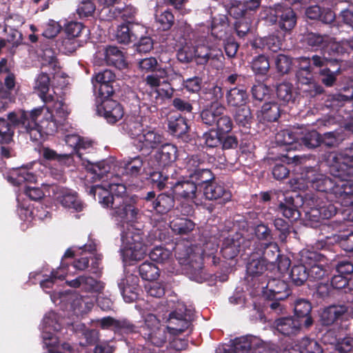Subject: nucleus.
Wrapping results in <instances>:
<instances>
[{
    "instance_id": "5701e85b",
    "label": "nucleus",
    "mask_w": 353,
    "mask_h": 353,
    "mask_svg": "<svg viewBox=\"0 0 353 353\" xmlns=\"http://www.w3.org/2000/svg\"><path fill=\"white\" fill-rule=\"evenodd\" d=\"M39 163H31L30 165L21 166L14 168L7 176L8 181L13 185H21L23 183H35L37 181L38 174L33 172V167H38Z\"/></svg>"
},
{
    "instance_id": "aec40b11",
    "label": "nucleus",
    "mask_w": 353,
    "mask_h": 353,
    "mask_svg": "<svg viewBox=\"0 0 353 353\" xmlns=\"http://www.w3.org/2000/svg\"><path fill=\"white\" fill-rule=\"evenodd\" d=\"M50 189L53 192L56 200L65 208L73 212H81L83 210V204L74 191L54 185L50 186Z\"/></svg>"
},
{
    "instance_id": "a18cd8bd",
    "label": "nucleus",
    "mask_w": 353,
    "mask_h": 353,
    "mask_svg": "<svg viewBox=\"0 0 353 353\" xmlns=\"http://www.w3.org/2000/svg\"><path fill=\"white\" fill-rule=\"evenodd\" d=\"M149 256L151 260L165 265L169 271L171 270L172 256L169 250L157 246L150 251Z\"/></svg>"
},
{
    "instance_id": "39448f33",
    "label": "nucleus",
    "mask_w": 353,
    "mask_h": 353,
    "mask_svg": "<svg viewBox=\"0 0 353 353\" xmlns=\"http://www.w3.org/2000/svg\"><path fill=\"white\" fill-rule=\"evenodd\" d=\"M175 255L179 263L186 266L191 279L198 283L203 282L205 277L202 272L203 251L200 247L192 246L189 242L177 243Z\"/></svg>"
},
{
    "instance_id": "c9c22d12",
    "label": "nucleus",
    "mask_w": 353,
    "mask_h": 353,
    "mask_svg": "<svg viewBox=\"0 0 353 353\" xmlns=\"http://www.w3.org/2000/svg\"><path fill=\"white\" fill-rule=\"evenodd\" d=\"M225 108L219 102H212L210 107L201 113L203 122L210 126H214L219 117L225 112Z\"/></svg>"
},
{
    "instance_id": "bb28decb",
    "label": "nucleus",
    "mask_w": 353,
    "mask_h": 353,
    "mask_svg": "<svg viewBox=\"0 0 353 353\" xmlns=\"http://www.w3.org/2000/svg\"><path fill=\"white\" fill-rule=\"evenodd\" d=\"M163 142V137L157 131L152 128H147L143 131L134 144L141 150H150L157 148Z\"/></svg>"
},
{
    "instance_id": "4468645a",
    "label": "nucleus",
    "mask_w": 353,
    "mask_h": 353,
    "mask_svg": "<svg viewBox=\"0 0 353 353\" xmlns=\"http://www.w3.org/2000/svg\"><path fill=\"white\" fill-rule=\"evenodd\" d=\"M209 38L200 39L195 42L194 49L197 63L205 64L210 59L221 61L223 59L219 45L216 42H211Z\"/></svg>"
},
{
    "instance_id": "423d86ee",
    "label": "nucleus",
    "mask_w": 353,
    "mask_h": 353,
    "mask_svg": "<svg viewBox=\"0 0 353 353\" xmlns=\"http://www.w3.org/2000/svg\"><path fill=\"white\" fill-rule=\"evenodd\" d=\"M324 194L310 196L307 194L303 200L305 218L311 227H316L323 219L336 214L337 208L330 201H323Z\"/></svg>"
},
{
    "instance_id": "f257e3e1",
    "label": "nucleus",
    "mask_w": 353,
    "mask_h": 353,
    "mask_svg": "<svg viewBox=\"0 0 353 353\" xmlns=\"http://www.w3.org/2000/svg\"><path fill=\"white\" fill-rule=\"evenodd\" d=\"M86 165H90L92 173L96 174L99 180L107 182L105 186L109 189L97 185L91 188L90 194L95 198L97 196L102 206L111 208L112 215L121 223V256L125 265H133L145 257L148 247L152 242L151 239H145L144 232L131 223L139 218V210L134 205L135 199L130 195L126 186L119 182V177L124 173L136 176L142 170L147 172L143 159L137 156L117 164L103 161L97 165L88 162Z\"/></svg>"
},
{
    "instance_id": "bf43d9fd",
    "label": "nucleus",
    "mask_w": 353,
    "mask_h": 353,
    "mask_svg": "<svg viewBox=\"0 0 353 353\" xmlns=\"http://www.w3.org/2000/svg\"><path fill=\"white\" fill-rule=\"evenodd\" d=\"M41 68H48L49 70L56 71L59 68L54 52L50 48H46L41 54Z\"/></svg>"
},
{
    "instance_id": "69168bd1",
    "label": "nucleus",
    "mask_w": 353,
    "mask_h": 353,
    "mask_svg": "<svg viewBox=\"0 0 353 353\" xmlns=\"http://www.w3.org/2000/svg\"><path fill=\"white\" fill-rule=\"evenodd\" d=\"M252 68L257 74H266L270 68V63L268 58L264 55L256 57L252 61Z\"/></svg>"
},
{
    "instance_id": "72a5a7b5",
    "label": "nucleus",
    "mask_w": 353,
    "mask_h": 353,
    "mask_svg": "<svg viewBox=\"0 0 353 353\" xmlns=\"http://www.w3.org/2000/svg\"><path fill=\"white\" fill-rule=\"evenodd\" d=\"M299 63V70L296 72L298 81L304 85H310L311 87H316L315 84L312 82V67L311 59L308 57H299L297 59Z\"/></svg>"
},
{
    "instance_id": "5fc2aeb1",
    "label": "nucleus",
    "mask_w": 353,
    "mask_h": 353,
    "mask_svg": "<svg viewBox=\"0 0 353 353\" xmlns=\"http://www.w3.org/2000/svg\"><path fill=\"white\" fill-rule=\"evenodd\" d=\"M252 260L247 265V272L254 277L261 275L267 270V264L253 252Z\"/></svg>"
},
{
    "instance_id": "f3484780",
    "label": "nucleus",
    "mask_w": 353,
    "mask_h": 353,
    "mask_svg": "<svg viewBox=\"0 0 353 353\" xmlns=\"http://www.w3.org/2000/svg\"><path fill=\"white\" fill-rule=\"evenodd\" d=\"M264 282H260L257 288L261 290L264 298L270 300L281 301L286 299L290 295L288 283L278 279H269L265 285Z\"/></svg>"
},
{
    "instance_id": "ddd939ff",
    "label": "nucleus",
    "mask_w": 353,
    "mask_h": 353,
    "mask_svg": "<svg viewBox=\"0 0 353 353\" xmlns=\"http://www.w3.org/2000/svg\"><path fill=\"white\" fill-rule=\"evenodd\" d=\"M193 316V312L188 309L181 303H178L176 310L169 314L167 329L174 335H178L185 331L190 325V321Z\"/></svg>"
},
{
    "instance_id": "f8f14e48",
    "label": "nucleus",
    "mask_w": 353,
    "mask_h": 353,
    "mask_svg": "<svg viewBox=\"0 0 353 353\" xmlns=\"http://www.w3.org/2000/svg\"><path fill=\"white\" fill-rule=\"evenodd\" d=\"M267 21L274 24L279 22V27L285 31L291 30L296 25V16L292 9L281 3L264 11Z\"/></svg>"
},
{
    "instance_id": "1a4fd4ad",
    "label": "nucleus",
    "mask_w": 353,
    "mask_h": 353,
    "mask_svg": "<svg viewBox=\"0 0 353 353\" xmlns=\"http://www.w3.org/2000/svg\"><path fill=\"white\" fill-rule=\"evenodd\" d=\"M300 254L301 263L307 265L310 279L319 281L328 277L331 266L324 254L308 249L301 250Z\"/></svg>"
},
{
    "instance_id": "2f4dec72",
    "label": "nucleus",
    "mask_w": 353,
    "mask_h": 353,
    "mask_svg": "<svg viewBox=\"0 0 353 353\" xmlns=\"http://www.w3.org/2000/svg\"><path fill=\"white\" fill-rule=\"evenodd\" d=\"M138 29L143 30V28L138 24L122 23L117 28L115 39L119 43L127 44L138 37L136 33Z\"/></svg>"
},
{
    "instance_id": "6ab92c4d",
    "label": "nucleus",
    "mask_w": 353,
    "mask_h": 353,
    "mask_svg": "<svg viewBox=\"0 0 353 353\" xmlns=\"http://www.w3.org/2000/svg\"><path fill=\"white\" fill-rule=\"evenodd\" d=\"M353 304L333 305L325 307L320 314V321L323 325H331L343 319L352 316Z\"/></svg>"
},
{
    "instance_id": "ea45409f",
    "label": "nucleus",
    "mask_w": 353,
    "mask_h": 353,
    "mask_svg": "<svg viewBox=\"0 0 353 353\" xmlns=\"http://www.w3.org/2000/svg\"><path fill=\"white\" fill-rule=\"evenodd\" d=\"M312 310V306L310 302L305 299H299L294 304V317L302 321L304 319V325L306 327H309L313 323V321L310 316Z\"/></svg>"
},
{
    "instance_id": "0e129e2a",
    "label": "nucleus",
    "mask_w": 353,
    "mask_h": 353,
    "mask_svg": "<svg viewBox=\"0 0 353 353\" xmlns=\"http://www.w3.org/2000/svg\"><path fill=\"white\" fill-rule=\"evenodd\" d=\"M279 99L284 103H289L293 100V85L287 82L280 83L276 88Z\"/></svg>"
},
{
    "instance_id": "774afa93",
    "label": "nucleus",
    "mask_w": 353,
    "mask_h": 353,
    "mask_svg": "<svg viewBox=\"0 0 353 353\" xmlns=\"http://www.w3.org/2000/svg\"><path fill=\"white\" fill-rule=\"evenodd\" d=\"M301 347L304 353H323V348L315 340L303 338L301 341Z\"/></svg>"
},
{
    "instance_id": "79ce46f5",
    "label": "nucleus",
    "mask_w": 353,
    "mask_h": 353,
    "mask_svg": "<svg viewBox=\"0 0 353 353\" xmlns=\"http://www.w3.org/2000/svg\"><path fill=\"white\" fill-rule=\"evenodd\" d=\"M305 15L310 19H319L325 23H331L335 19V14L330 9L321 10L318 6H310L307 8Z\"/></svg>"
},
{
    "instance_id": "b1692460",
    "label": "nucleus",
    "mask_w": 353,
    "mask_h": 353,
    "mask_svg": "<svg viewBox=\"0 0 353 353\" xmlns=\"http://www.w3.org/2000/svg\"><path fill=\"white\" fill-rule=\"evenodd\" d=\"M139 278L130 273H125L118 283L124 301L130 303L136 300L139 294Z\"/></svg>"
},
{
    "instance_id": "0eeeda50",
    "label": "nucleus",
    "mask_w": 353,
    "mask_h": 353,
    "mask_svg": "<svg viewBox=\"0 0 353 353\" xmlns=\"http://www.w3.org/2000/svg\"><path fill=\"white\" fill-rule=\"evenodd\" d=\"M50 298L55 305H61L63 310L70 308L77 315L89 312L96 302L94 296H83L70 291L54 292L50 295Z\"/></svg>"
},
{
    "instance_id": "a211bd4d",
    "label": "nucleus",
    "mask_w": 353,
    "mask_h": 353,
    "mask_svg": "<svg viewBox=\"0 0 353 353\" xmlns=\"http://www.w3.org/2000/svg\"><path fill=\"white\" fill-rule=\"evenodd\" d=\"M145 337L157 346H161L166 341L165 328L162 327L155 315L148 314L145 317L144 326Z\"/></svg>"
},
{
    "instance_id": "412c9836",
    "label": "nucleus",
    "mask_w": 353,
    "mask_h": 353,
    "mask_svg": "<svg viewBox=\"0 0 353 353\" xmlns=\"http://www.w3.org/2000/svg\"><path fill=\"white\" fill-rule=\"evenodd\" d=\"M109 97H101L103 99L97 105V112L99 116L103 117L108 123H114L123 117V110L117 101L110 99Z\"/></svg>"
},
{
    "instance_id": "cd10ccee",
    "label": "nucleus",
    "mask_w": 353,
    "mask_h": 353,
    "mask_svg": "<svg viewBox=\"0 0 353 353\" xmlns=\"http://www.w3.org/2000/svg\"><path fill=\"white\" fill-rule=\"evenodd\" d=\"M139 107L143 114L155 112L161 103V97L158 90H151L150 92H142L138 96Z\"/></svg>"
},
{
    "instance_id": "4be33fe9",
    "label": "nucleus",
    "mask_w": 353,
    "mask_h": 353,
    "mask_svg": "<svg viewBox=\"0 0 353 353\" xmlns=\"http://www.w3.org/2000/svg\"><path fill=\"white\" fill-rule=\"evenodd\" d=\"M177 148L174 145L166 143L157 150L150 163L153 169L164 168L171 165L176 159Z\"/></svg>"
},
{
    "instance_id": "052dcab7",
    "label": "nucleus",
    "mask_w": 353,
    "mask_h": 353,
    "mask_svg": "<svg viewBox=\"0 0 353 353\" xmlns=\"http://www.w3.org/2000/svg\"><path fill=\"white\" fill-rule=\"evenodd\" d=\"M139 274L144 280L152 281L159 275V268L150 262L143 263L139 268Z\"/></svg>"
},
{
    "instance_id": "4c0bfd02",
    "label": "nucleus",
    "mask_w": 353,
    "mask_h": 353,
    "mask_svg": "<svg viewBox=\"0 0 353 353\" xmlns=\"http://www.w3.org/2000/svg\"><path fill=\"white\" fill-rule=\"evenodd\" d=\"M49 88L50 77L46 72H42L35 79L34 89L39 92V97L46 103L54 100V97L48 94Z\"/></svg>"
},
{
    "instance_id": "13d9d810",
    "label": "nucleus",
    "mask_w": 353,
    "mask_h": 353,
    "mask_svg": "<svg viewBox=\"0 0 353 353\" xmlns=\"http://www.w3.org/2000/svg\"><path fill=\"white\" fill-rule=\"evenodd\" d=\"M292 281L296 285H301L309 279L307 268L305 263L294 265L290 272Z\"/></svg>"
},
{
    "instance_id": "473e14b6",
    "label": "nucleus",
    "mask_w": 353,
    "mask_h": 353,
    "mask_svg": "<svg viewBox=\"0 0 353 353\" xmlns=\"http://www.w3.org/2000/svg\"><path fill=\"white\" fill-rule=\"evenodd\" d=\"M331 285L338 290H343L344 301L353 304V278L347 281L345 276L339 274L334 275L331 280Z\"/></svg>"
},
{
    "instance_id": "864d4df0",
    "label": "nucleus",
    "mask_w": 353,
    "mask_h": 353,
    "mask_svg": "<svg viewBox=\"0 0 353 353\" xmlns=\"http://www.w3.org/2000/svg\"><path fill=\"white\" fill-rule=\"evenodd\" d=\"M234 119L237 125L245 128H248L253 119V116L249 106L243 105L242 107L236 108Z\"/></svg>"
},
{
    "instance_id": "dca6fc26",
    "label": "nucleus",
    "mask_w": 353,
    "mask_h": 353,
    "mask_svg": "<svg viewBox=\"0 0 353 353\" xmlns=\"http://www.w3.org/2000/svg\"><path fill=\"white\" fill-rule=\"evenodd\" d=\"M95 63L99 65H112L119 70L128 67L123 52L117 46H109L97 52Z\"/></svg>"
},
{
    "instance_id": "a19ab883",
    "label": "nucleus",
    "mask_w": 353,
    "mask_h": 353,
    "mask_svg": "<svg viewBox=\"0 0 353 353\" xmlns=\"http://www.w3.org/2000/svg\"><path fill=\"white\" fill-rule=\"evenodd\" d=\"M262 0H247L239 3L231 8V12L236 18L245 17L251 12H255L260 6Z\"/></svg>"
},
{
    "instance_id": "49530a36",
    "label": "nucleus",
    "mask_w": 353,
    "mask_h": 353,
    "mask_svg": "<svg viewBox=\"0 0 353 353\" xmlns=\"http://www.w3.org/2000/svg\"><path fill=\"white\" fill-rule=\"evenodd\" d=\"M284 201H281L279 206V212L287 219L296 220L300 217V212L294 203L292 196H285Z\"/></svg>"
},
{
    "instance_id": "c85d7f7f",
    "label": "nucleus",
    "mask_w": 353,
    "mask_h": 353,
    "mask_svg": "<svg viewBox=\"0 0 353 353\" xmlns=\"http://www.w3.org/2000/svg\"><path fill=\"white\" fill-rule=\"evenodd\" d=\"M302 322L295 317H283L275 321V327L284 336H295L300 333Z\"/></svg>"
},
{
    "instance_id": "603ef678",
    "label": "nucleus",
    "mask_w": 353,
    "mask_h": 353,
    "mask_svg": "<svg viewBox=\"0 0 353 353\" xmlns=\"http://www.w3.org/2000/svg\"><path fill=\"white\" fill-rule=\"evenodd\" d=\"M254 45L259 48H267L272 52H276L281 48L282 41L278 37L271 35L256 39Z\"/></svg>"
},
{
    "instance_id": "3c124183",
    "label": "nucleus",
    "mask_w": 353,
    "mask_h": 353,
    "mask_svg": "<svg viewBox=\"0 0 353 353\" xmlns=\"http://www.w3.org/2000/svg\"><path fill=\"white\" fill-rule=\"evenodd\" d=\"M168 128L172 134L180 137L188 130V125L185 118L181 116L171 117L168 121Z\"/></svg>"
},
{
    "instance_id": "6e6552de",
    "label": "nucleus",
    "mask_w": 353,
    "mask_h": 353,
    "mask_svg": "<svg viewBox=\"0 0 353 353\" xmlns=\"http://www.w3.org/2000/svg\"><path fill=\"white\" fill-rule=\"evenodd\" d=\"M74 255H77L76 251L71 249L67 250L62 259L61 266L57 270L52 272L50 276L40 280V286L43 290L51 288L56 279L63 280L68 275L73 274L74 273V270L83 271L88 267L89 256L86 255V253L79 259H76L72 265H68L65 260Z\"/></svg>"
},
{
    "instance_id": "e433bc0d",
    "label": "nucleus",
    "mask_w": 353,
    "mask_h": 353,
    "mask_svg": "<svg viewBox=\"0 0 353 353\" xmlns=\"http://www.w3.org/2000/svg\"><path fill=\"white\" fill-rule=\"evenodd\" d=\"M225 98L230 108H239L246 105L248 94L244 89L235 87L226 92Z\"/></svg>"
},
{
    "instance_id": "4d7b16f0",
    "label": "nucleus",
    "mask_w": 353,
    "mask_h": 353,
    "mask_svg": "<svg viewBox=\"0 0 353 353\" xmlns=\"http://www.w3.org/2000/svg\"><path fill=\"white\" fill-rule=\"evenodd\" d=\"M262 119L269 122L275 121L280 115V110L277 103L274 102L265 103L261 110Z\"/></svg>"
},
{
    "instance_id": "f03ea898",
    "label": "nucleus",
    "mask_w": 353,
    "mask_h": 353,
    "mask_svg": "<svg viewBox=\"0 0 353 353\" xmlns=\"http://www.w3.org/2000/svg\"><path fill=\"white\" fill-rule=\"evenodd\" d=\"M53 104L32 109L30 111L12 112L8 119L20 131L26 132L33 141L41 140L45 135L53 134L63 125L69 110L62 99L53 100Z\"/></svg>"
},
{
    "instance_id": "6e6d98bb",
    "label": "nucleus",
    "mask_w": 353,
    "mask_h": 353,
    "mask_svg": "<svg viewBox=\"0 0 353 353\" xmlns=\"http://www.w3.org/2000/svg\"><path fill=\"white\" fill-rule=\"evenodd\" d=\"M194 223L185 218H178L170 223V228L173 232L179 234H187L194 228Z\"/></svg>"
},
{
    "instance_id": "de8ad7c7",
    "label": "nucleus",
    "mask_w": 353,
    "mask_h": 353,
    "mask_svg": "<svg viewBox=\"0 0 353 353\" xmlns=\"http://www.w3.org/2000/svg\"><path fill=\"white\" fill-rule=\"evenodd\" d=\"M92 148V142L90 141H88V140H85V139H80V141H79V144L78 145V147H77V149L76 150V154H77V157L81 161V164L83 167H85V168L88 170V174L86 175V178L88 179L90 178V179H93L94 181L96 180H99V178L97 177V176L96 174H94V173H92V170H90V165H86L88 164V162H89V163L90 165H94L93 163H91L89 161H87V160H84L83 159H82V155H83V152L82 151L83 150H88V152H90V149ZM99 163H97L98 164ZM94 165H97V163H95Z\"/></svg>"
},
{
    "instance_id": "8fccbe9b",
    "label": "nucleus",
    "mask_w": 353,
    "mask_h": 353,
    "mask_svg": "<svg viewBox=\"0 0 353 353\" xmlns=\"http://www.w3.org/2000/svg\"><path fill=\"white\" fill-rule=\"evenodd\" d=\"M228 29V23L225 16L221 17L219 19H214L212 23L211 35L209 39L214 38L218 40L223 39L226 35Z\"/></svg>"
},
{
    "instance_id": "338daca9",
    "label": "nucleus",
    "mask_w": 353,
    "mask_h": 353,
    "mask_svg": "<svg viewBox=\"0 0 353 353\" xmlns=\"http://www.w3.org/2000/svg\"><path fill=\"white\" fill-rule=\"evenodd\" d=\"M254 233L258 241L254 244L273 241L270 229L264 224L258 225L254 229Z\"/></svg>"
},
{
    "instance_id": "f704fd0d",
    "label": "nucleus",
    "mask_w": 353,
    "mask_h": 353,
    "mask_svg": "<svg viewBox=\"0 0 353 353\" xmlns=\"http://www.w3.org/2000/svg\"><path fill=\"white\" fill-rule=\"evenodd\" d=\"M99 323L103 329H112L115 332L130 333L134 332V327L126 320H116L112 317L107 316L98 320Z\"/></svg>"
},
{
    "instance_id": "7c9ffc66",
    "label": "nucleus",
    "mask_w": 353,
    "mask_h": 353,
    "mask_svg": "<svg viewBox=\"0 0 353 353\" xmlns=\"http://www.w3.org/2000/svg\"><path fill=\"white\" fill-rule=\"evenodd\" d=\"M203 196L208 200L220 199L221 203H225L231 199V192L222 185L214 182L207 183L203 189Z\"/></svg>"
},
{
    "instance_id": "58836bf2",
    "label": "nucleus",
    "mask_w": 353,
    "mask_h": 353,
    "mask_svg": "<svg viewBox=\"0 0 353 353\" xmlns=\"http://www.w3.org/2000/svg\"><path fill=\"white\" fill-rule=\"evenodd\" d=\"M141 119L140 116H128L123 123V130L132 139H134V142L145 130L143 128Z\"/></svg>"
},
{
    "instance_id": "37998d69",
    "label": "nucleus",
    "mask_w": 353,
    "mask_h": 353,
    "mask_svg": "<svg viewBox=\"0 0 353 353\" xmlns=\"http://www.w3.org/2000/svg\"><path fill=\"white\" fill-rule=\"evenodd\" d=\"M298 137L290 130H283L278 132L274 137L277 146L284 147V150L290 151L296 148V141Z\"/></svg>"
},
{
    "instance_id": "680f3d73",
    "label": "nucleus",
    "mask_w": 353,
    "mask_h": 353,
    "mask_svg": "<svg viewBox=\"0 0 353 353\" xmlns=\"http://www.w3.org/2000/svg\"><path fill=\"white\" fill-rule=\"evenodd\" d=\"M137 12V10L132 6H122V3L119 6H116L114 9L113 14L107 16V19L110 20L113 18L121 15V17L125 21H129L132 19Z\"/></svg>"
},
{
    "instance_id": "9b49d317",
    "label": "nucleus",
    "mask_w": 353,
    "mask_h": 353,
    "mask_svg": "<svg viewBox=\"0 0 353 353\" xmlns=\"http://www.w3.org/2000/svg\"><path fill=\"white\" fill-rule=\"evenodd\" d=\"M265 344L258 337L246 336L236 338L231 341V345H224L219 347L216 353H261L264 351Z\"/></svg>"
},
{
    "instance_id": "393cba45",
    "label": "nucleus",
    "mask_w": 353,
    "mask_h": 353,
    "mask_svg": "<svg viewBox=\"0 0 353 353\" xmlns=\"http://www.w3.org/2000/svg\"><path fill=\"white\" fill-rule=\"evenodd\" d=\"M253 250L267 265L274 264L280 256L277 244L273 241L259 243L253 245Z\"/></svg>"
},
{
    "instance_id": "9d476101",
    "label": "nucleus",
    "mask_w": 353,
    "mask_h": 353,
    "mask_svg": "<svg viewBox=\"0 0 353 353\" xmlns=\"http://www.w3.org/2000/svg\"><path fill=\"white\" fill-rule=\"evenodd\" d=\"M306 41L312 47L327 51L329 55H343L353 50V37L337 42L328 36L311 32L306 36Z\"/></svg>"
},
{
    "instance_id": "7ed1b4c3",
    "label": "nucleus",
    "mask_w": 353,
    "mask_h": 353,
    "mask_svg": "<svg viewBox=\"0 0 353 353\" xmlns=\"http://www.w3.org/2000/svg\"><path fill=\"white\" fill-rule=\"evenodd\" d=\"M332 178L316 173L311 168H307L305 174L291 181L294 190H303L311 187L319 192H325L331 200L338 203L349 204L352 201L353 179L338 177L332 174Z\"/></svg>"
},
{
    "instance_id": "c03bdc74",
    "label": "nucleus",
    "mask_w": 353,
    "mask_h": 353,
    "mask_svg": "<svg viewBox=\"0 0 353 353\" xmlns=\"http://www.w3.org/2000/svg\"><path fill=\"white\" fill-rule=\"evenodd\" d=\"M243 241V239L239 238L238 234L236 239L229 237L225 239L221 248L223 256L228 259L234 258L241 250V243Z\"/></svg>"
},
{
    "instance_id": "20e7f679",
    "label": "nucleus",
    "mask_w": 353,
    "mask_h": 353,
    "mask_svg": "<svg viewBox=\"0 0 353 353\" xmlns=\"http://www.w3.org/2000/svg\"><path fill=\"white\" fill-rule=\"evenodd\" d=\"M152 180L157 187L161 190L165 187L170 188L175 199L182 200L195 205L202 203V195L198 191L196 183L191 180L169 181L168 174L163 175L161 172H154L151 174Z\"/></svg>"
},
{
    "instance_id": "e2e57ef3",
    "label": "nucleus",
    "mask_w": 353,
    "mask_h": 353,
    "mask_svg": "<svg viewBox=\"0 0 353 353\" xmlns=\"http://www.w3.org/2000/svg\"><path fill=\"white\" fill-rule=\"evenodd\" d=\"M195 58L194 46L191 42H185L177 52V59L179 61L188 63Z\"/></svg>"
},
{
    "instance_id": "c756f323",
    "label": "nucleus",
    "mask_w": 353,
    "mask_h": 353,
    "mask_svg": "<svg viewBox=\"0 0 353 353\" xmlns=\"http://www.w3.org/2000/svg\"><path fill=\"white\" fill-rule=\"evenodd\" d=\"M66 283L72 288H81L83 290L90 292L101 293L104 288L103 283L90 276H80L71 281H67Z\"/></svg>"
},
{
    "instance_id": "2eb2a0df",
    "label": "nucleus",
    "mask_w": 353,
    "mask_h": 353,
    "mask_svg": "<svg viewBox=\"0 0 353 353\" xmlns=\"http://www.w3.org/2000/svg\"><path fill=\"white\" fill-rule=\"evenodd\" d=\"M40 155L49 161H53L59 166L58 169L50 168V172L57 179H59L65 167H69L72 163L74 159L72 154H58L55 150L43 146L39 150Z\"/></svg>"
},
{
    "instance_id": "a878e982",
    "label": "nucleus",
    "mask_w": 353,
    "mask_h": 353,
    "mask_svg": "<svg viewBox=\"0 0 353 353\" xmlns=\"http://www.w3.org/2000/svg\"><path fill=\"white\" fill-rule=\"evenodd\" d=\"M114 79V74L110 70L99 72L92 79L94 89L98 90L101 97L110 96L114 92L110 84Z\"/></svg>"
},
{
    "instance_id": "09e8293b",
    "label": "nucleus",
    "mask_w": 353,
    "mask_h": 353,
    "mask_svg": "<svg viewBox=\"0 0 353 353\" xmlns=\"http://www.w3.org/2000/svg\"><path fill=\"white\" fill-rule=\"evenodd\" d=\"M185 168L189 172L190 175H210V171L208 169L201 168L203 162L197 155L189 157L185 159Z\"/></svg>"
}]
</instances>
